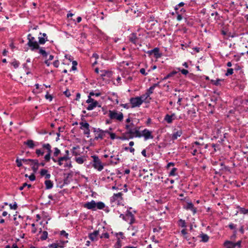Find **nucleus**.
Returning a JSON list of instances; mask_svg holds the SVG:
<instances>
[{
	"label": "nucleus",
	"instance_id": "nucleus-27",
	"mask_svg": "<svg viewBox=\"0 0 248 248\" xmlns=\"http://www.w3.org/2000/svg\"><path fill=\"white\" fill-rule=\"evenodd\" d=\"M178 226L183 228H186L187 227L186 222L185 220L179 219L177 222Z\"/></svg>",
	"mask_w": 248,
	"mask_h": 248
},
{
	"label": "nucleus",
	"instance_id": "nucleus-49",
	"mask_svg": "<svg viewBox=\"0 0 248 248\" xmlns=\"http://www.w3.org/2000/svg\"><path fill=\"white\" fill-rule=\"evenodd\" d=\"M240 213L243 214H248V209H245L244 208H240L239 210Z\"/></svg>",
	"mask_w": 248,
	"mask_h": 248
},
{
	"label": "nucleus",
	"instance_id": "nucleus-29",
	"mask_svg": "<svg viewBox=\"0 0 248 248\" xmlns=\"http://www.w3.org/2000/svg\"><path fill=\"white\" fill-rule=\"evenodd\" d=\"M37 49L39 50V53L42 55L44 58H46L48 53L43 49V47H40Z\"/></svg>",
	"mask_w": 248,
	"mask_h": 248
},
{
	"label": "nucleus",
	"instance_id": "nucleus-62",
	"mask_svg": "<svg viewBox=\"0 0 248 248\" xmlns=\"http://www.w3.org/2000/svg\"><path fill=\"white\" fill-rule=\"evenodd\" d=\"M60 234L61 235H63L64 237H65L66 238H68V233L66 232L64 230H62L61 231Z\"/></svg>",
	"mask_w": 248,
	"mask_h": 248
},
{
	"label": "nucleus",
	"instance_id": "nucleus-13",
	"mask_svg": "<svg viewBox=\"0 0 248 248\" xmlns=\"http://www.w3.org/2000/svg\"><path fill=\"white\" fill-rule=\"evenodd\" d=\"M185 208L187 210L191 211L194 215L197 212V208L194 207V204L191 202H187L185 206Z\"/></svg>",
	"mask_w": 248,
	"mask_h": 248
},
{
	"label": "nucleus",
	"instance_id": "nucleus-41",
	"mask_svg": "<svg viewBox=\"0 0 248 248\" xmlns=\"http://www.w3.org/2000/svg\"><path fill=\"white\" fill-rule=\"evenodd\" d=\"M117 236L118 237L117 243L118 244L120 243V238L122 239L125 238V237L124 235V233L122 232H119V233H117Z\"/></svg>",
	"mask_w": 248,
	"mask_h": 248
},
{
	"label": "nucleus",
	"instance_id": "nucleus-18",
	"mask_svg": "<svg viewBox=\"0 0 248 248\" xmlns=\"http://www.w3.org/2000/svg\"><path fill=\"white\" fill-rule=\"evenodd\" d=\"M159 85V83H155L153 84V86H152L151 87H150L147 91V92L146 93V97L145 98L146 99L148 97H149L150 94H151L152 93H153V92H154V89H155V88L157 86H158Z\"/></svg>",
	"mask_w": 248,
	"mask_h": 248
},
{
	"label": "nucleus",
	"instance_id": "nucleus-59",
	"mask_svg": "<svg viewBox=\"0 0 248 248\" xmlns=\"http://www.w3.org/2000/svg\"><path fill=\"white\" fill-rule=\"evenodd\" d=\"M229 227L231 230H234H234H236V225L231 223L229 224Z\"/></svg>",
	"mask_w": 248,
	"mask_h": 248
},
{
	"label": "nucleus",
	"instance_id": "nucleus-39",
	"mask_svg": "<svg viewBox=\"0 0 248 248\" xmlns=\"http://www.w3.org/2000/svg\"><path fill=\"white\" fill-rule=\"evenodd\" d=\"M177 170V169L176 168H172L170 170V172H169V176H175L177 174L176 171Z\"/></svg>",
	"mask_w": 248,
	"mask_h": 248
},
{
	"label": "nucleus",
	"instance_id": "nucleus-46",
	"mask_svg": "<svg viewBox=\"0 0 248 248\" xmlns=\"http://www.w3.org/2000/svg\"><path fill=\"white\" fill-rule=\"evenodd\" d=\"M233 70L234 69L232 68H229L227 70V72L225 73L226 76H229L230 75H232L233 73Z\"/></svg>",
	"mask_w": 248,
	"mask_h": 248
},
{
	"label": "nucleus",
	"instance_id": "nucleus-21",
	"mask_svg": "<svg viewBox=\"0 0 248 248\" xmlns=\"http://www.w3.org/2000/svg\"><path fill=\"white\" fill-rule=\"evenodd\" d=\"M153 51V54L154 55V57L156 58H159L162 56V53L159 52V48L158 47H155L152 49Z\"/></svg>",
	"mask_w": 248,
	"mask_h": 248
},
{
	"label": "nucleus",
	"instance_id": "nucleus-11",
	"mask_svg": "<svg viewBox=\"0 0 248 248\" xmlns=\"http://www.w3.org/2000/svg\"><path fill=\"white\" fill-rule=\"evenodd\" d=\"M143 136L145 140L153 139L152 132L147 129H144L141 132V137Z\"/></svg>",
	"mask_w": 248,
	"mask_h": 248
},
{
	"label": "nucleus",
	"instance_id": "nucleus-4",
	"mask_svg": "<svg viewBox=\"0 0 248 248\" xmlns=\"http://www.w3.org/2000/svg\"><path fill=\"white\" fill-rule=\"evenodd\" d=\"M91 157L93 159V166L94 169L97 170L98 171L102 170L104 168V165L98 156L96 155H93Z\"/></svg>",
	"mask_w": 248,
	"mask_h": 248
},
{
	"label": "nucleus",
	"instance_id": "nucleus-24",
	"mask_svg": "<svg viewBox=\"0 0 248 248\" xmlns=\"http://www.w3.org/2000/svg\"><path fill=\"white\" fill-rule=\"evenodd\" d=\"M98 105V102L97 101H94V102L90 103V104L87 107V109L88 110H91L97 106H98L99 107H101L100 105Z\"/></svg>",
	"mask_w": 248,
	"mask_h": 248
},
{
	"label": "nucleus",
	"instance_id": "nucleus-25",
	"mask_svg": "<svg viewBox=\"0 0 248 248\" xmlns=\"http://www.w3.org/2000/svg\"><path fill=\"white\" fill-rule=\"evenodd\" d=\"M79 146L78 145H77L76 147H74L72 148V152L73 155L77 156L78 155H79L80 154V151L79 150Z\"/></svg>",
	"mask_w": 248,
	"mask_h": 248
},
{
	"label": "nucleus",
	"instance_id": "nucleus-15",
	"mask_svg": "<svg viewBox=\"0 0 248 248\" xmlns=\"http://www.w3.org/2000/svg\"><path fill=\"white\" fill-rule=\"evenodd\" d=\"M109 161L110 164L112 165H116L119 164L120 162V159L119 157V155H117L116 156H110Z\"/></svg>",
	"mask_w": 248,
	"mask_h": 248
},
{
	"label": "nucleus",
	"instance_id": "nucleus-6",
	"mask_svg": "<svg viewBox=\"0 0 248 248\" xmlns=\"http://www.w3.org/2000/svg\"><path fill=\"white\" fill-rule=\"evenodd\" d=\"M108 116L111 119H115L120 122L122 121L124 119L123 113L118 112L116 110H109Z\"/></svg>",
	"mask_w": 248,
	"mask_h": 248
},
{
	"label": "nucleus",
	"instance_id": "nucleus-33",
	"mask_svg": "<svg viewBox=\"0 0 248 248\" xmlns=\"http://www.w3.org/2000/svg\"><path fill=\"white\" fill-rule=\"evenodd\" d=\"M224 245L227 248H235L233 245V242L230 241H226L224 242Z\"/></svg>",
	"mask_w": 248,
	"mask_h": 248
},
{
	"label": "nucleus",
	"instance_id": "nucleus-56",
	"mask_svg": "<svg viewBox=\"0 0 248 248\" xmlns=\"http://www.w3.org/2000/svg\"><path fill=\"white\" fill-rule=\"evenodd\" d=\"M39 167V164L38 165H32L31 168H32L33 171L34 173L37 172V170H38Z\"/></svg>",
	"mask_w": 248,
	"mask_h": 248
},
{
	"label": "nucleus",
	"instance_id": "nucleus-38",
	"mask_svg": "<svg viewBox=\"0 0 248 248\" xmlns=\"http://www.w3.org/2000/svg\"><path fill=\"white\" fill-rule=\"evenodd\" d=\"M79 124L81 126V127H80L81 129L85 128V129L88 128H89V126H90L89 124L87 122H81L79 123Z\"/></svg>",
	"mask_w": 248,
	"mask_h": 248
},
{
	"label": "nucleus",
	"instance_id": "nucleus-45",
	"mask_svg": "<svg viewBox=\"0 0 248 248\" xmlns=\"http://www.w3.org/2000/svg\"><path fill=\"white\" fill-rule=\"evenodd\" d=\"M181 233L185 239H187V237L186 236L187 232L186 231V228H184L183 230H182V231H181Z\"/></svg>",
	"mask_w": 248,
	"mask_h": 248
},
{
	"label": "nucleus",
	"instance_id": "nucleus-47",
	"mask_svg": "<svg viewBox=\"0 0 248 248\" xmlns=\"http://www.w3.org/2000/svg\"><path fill=\"white\" fill-rule=\"evenodd\" d=\"M9 206H10V209L12 210H16L17 208V205L16 202H15L14 204H12L11 203L9 204Z\"/></svg>",
	"mask_w": 248,
	"mask_h": 248
},
{
	"label": "nucleus",
	"instance_id": "nucleus-54",
	"mask_svg": "<svg viewBox=\"0 0 248 248\" xmlns=\"http://www.w3.org/2000/svg\"><path fill=\"white\" fill-rule=\"evenodd\" d=\"M4 248H19L16 243H14L12 246H10L9 245H6Z\"/></svg>",
	"mask_w": 248,
	"mask_h": 248
},
{
	"label": "nucleus",
	"instance_id": "nucleus-34",
	"mask_svg": "<svg viewBox=\"0 0 248 248\" xmlns=\"http://www.w3.org/2000/svg\"><path fill=\"white\" fill-rule=\"evenodd\" d=\"M76 161L79 164H83L86 159L83 156L78 157L75 158Z\"/></svg>",
	"mask_w": 248,
	"mask_h": 248
},
{
	"label": "nucleus",
	"instance_id": "nucleus-40",
	"mask_svg": "<svg viewBox=\"0 0 248 248\" xmlns=\"http://www.w3.org/2000/svg\"><path fill=\"white\" fill-rule=\"evenodd\" d=\"M174 9L175 10L176 14L177 15V19L178 21L181 20L182 19L183 17L182 14L180 13L179 11H178V8H175Z\"/></svg>",
	"mask_w": 248,
	"mask_h": 248
},
{
	"label": "nucleus",
	"instance_id": "nucleus-20",
	"mask_svg": "<svg viewBox=\"0 0 248 248\" xmlns=\"http://www.w3.org/2000/svg\"><path fill=\"white\" fill-rule=\"evenodd\" d=\"M109 94L110 96L108 97V99L114 100V101H115L116 104H118V97L117 93H109Z\"/></svg>",
	"mask_w": 248,
	"mask_h": 248
},
{
	"label": "nucleus",
	"instance_id": "nucleus-19",
	"mask_svg": "<svg viewBox=\"0 0 248 248\" xmlns=\"http://www.w3.org/2000/svg\"><path fill=\"white\" fill-rule=\"evenodd\" d=\"M24 144L26 145L31 149H33L35 146L37 145L38 142H37V144H35L33 140H28L27 141H24Z\"/></svg>",
	"mask_w": 248,
	"mask_h": 248
},
{
	"label": "nucleus",
	"instance_id": "nucleus-3",
	"mask_svg": "<svg viewBox=\"0 0 248 248\" xmlns=\"http://www.w3.org/2000/svg\"><path fill=\"white\" fill-rule=\"evenodd\" d=\"M93 132L95 135L94 140H102L105 137L106 134L108 133V130H103L100 128H93Z\"/></svg>",
	"mask_w": 248,
	"mask_h": 248
},
{
	"label": "nucleus",
	"instance_id": "nucleus-5",
	"mask_svg": "<svg viewBox=\"0 0 248 248\" xmlns=\"http://www.w3.org/2000/svg\"><path fill=\"white\" fill-rule=\"evenodd\" d=\"M142 96H138L136 97H132L130 99V103L131 108H134L139 107L143 102L144 100L142 99Z\"/></svg>",
	"mask_w": 248,
	"mask_h": 248
},
{
	"label": "nucleus",
	"instance_id": "nucleus-57",
	"mask_svg": "<svg viewBox=\"0 0 248 248\" xmlns=\"http://www.w3.org/2000/svg\"><path fill=\"white\" fill-rule=\"evenodd\" d=\"M59 246L58 244H56V243H53L48 245V247L50 248H59Z\"/></svg>",
	"mask_w": 248,
	"mask_h": 248
},
{
	"label": "nucleus",
	"instance_id": "nucleus-42",
	"mask_svg": "<svg viewBox=\"0 0 248 248\" xmlns=\"http://www.w3.org/2000/svg\"><path fill=\"white\" fill-rule=\"evenodd\" d=\"M44 151H42L40 149H37L35 150V154H36L38 157L43 155H44Z\"/></svg>",
	"mask_w": 248,
	"mask_h": 248
},
{
	"label": "nucleus",
	"instance_id": "nucleus-14",
	"mask_svg": "<svg viewBox=\"0 0 248 248\" xmlns=\"http://www.w3.org/2000/svg\"><path fill=\"white\" fill-rule=\"evenodd\" d=\"M187 115L190 116L191 119H193L196 116V109L194 106L190 107L187 111Z\"/></svg>",
	"mask_w": 248,
	"mask_h": 248
},
{
	"label": "nucleus",
	"instance_id": "nucleus-50",
	"mask_svg": "<svg viewBox=\"0 0 248 248\" xmlns=\"http://www.w3.org/2000/svg\"><path fill=\"white\" fill-rule=\"evenodd\" d=\"M11 64L15 68H17L19 66V62L18 61L15 60L11 63Z\"/></svg>",
	"mask_w": 248,
	"mask_h": 248
},
{
	"label": "nucleus",
	"instance_id": "nucleus-63",
	"mask_svg": "<svg viewBox=\"0 0 248 248\" xmlns=\"http://www.w3.org/2000/svg\"><path fill=\"white\" fill-rule=\"evenodd\" d=\"M241 244V241H238L236 243H233V245H234V247L235 248L236 246L238 247V248H240Z\"/></svg>",
	"mask_w": 248,
	"mask_h": 248
},
{
	"label": "nucleus",
	"instance_id": "nucleus-31",
	"mask_svg": "<svg viewBox=\"0 0 248 248\" xmlns=\"http://www.w3.org/2000/svg\"><path fill=\"white\" fill-rule=\"evenodd\" d=\"M223 81L224 79L218 78L216 80H211V83L216 86H221V82Z\"/></svg>",
	"mask_w": 248,
	"mask_h": 248
},
{
	"label": "nucleus",
	"instance_id": "nucleus-44",
	"mask_svg": "<svg viewBox=\"0 0 248 248\" xmlns=\"http://www.w3.org/2000/svg\"><path fill=\"white\" fill-rule=\"evenodd\" d=\"M26 186L28 187V188H30L32 186L31 184H28L26 183H24L22 186H20L19 187V189L20 190H22L24 188V187H26Z\"/></svg>",
	"mask_w": 248,
	"mask_h": 248
},
{
	"label": "nucleus",
	"instance_id": "nucleus-1",
	"mask_svg": "<svg viewBox=\"0 0 248 248\" xmlns=\"http://www.w3.org/2000/svg\"><path fill=\"white\" fill-rule=\"evenodd\" d=\"M84 207L93 211L96 210H102L106 207V205L102 202H95L94 200L86 202L84 204Z\"/></svg>",
	"mask_w": 248,
	"mask_h": 248
},
{
	"label": "nucleus",
	"instance_id": "nucleus-8",
	"mask_svg": "<svg viewBox=\"0 0 248 248\" xmlns=\"http://www.w3.org/2000/svg\"><path fill=\"white\" fill-rule=\"evenodd\" d=\"M124 220L128 222L130 224H133L135 221L134 215L129 210H127L124 217Z\"/></svg>",
	"mask_w": 248,
	"mask_h": 248
},
{
	"label": "nucleus",
	"instance_id": "nucleus-26",
	"mask_svg": "<svg viewBox=\"0 0 248 248\" xmlns=\"http://www.w3.org/2000/svg\"><path fill=\"white\" fill-rule=\"evenodd\" d=\"M45 185L46 189H50L53 186V182L50 180H46L45 181Z\"/></svg>",
	"mask_w": 248,
	"mask_h": 248
},
{
	"label": "nucleus",
	"instance_id": "nucleus-12",
	"mask_svg": "<svg viewBox=\"0 0 248 248\" xmlns=\"http://www.w3.org/2000/svg\"><path fill=\"white\" fill-rule=\"evenodd\" d=\"M134 137L140 138L141 137V133L140 132V131L137 129L136 128H134L133 130V133L129 136L128 138L123 137L122 138V140H128V139H132Z\"/></svg>",
	"mask_w": 248,
	"mask_h": 248
},
{
	"label": "nucleus",
	"instance_id": "nucleus-2",
	"mask_svg": "<svg viewBox=\"0 0 248 248\" xmlns=\"http://www.w3.org/2000/svg\"><path fill=\"white\" fill-rule=\"evenodd\" d=\"M27 39L28 41L27 45L31 51H35L39 48V43L31 33L28 35Z\"/></svg>",
	"mask_w": 248,
	"mask_h": 248
},
{
	"label": "nucleus",
	"instance_id": "nucleus-55",
	"mask_svg": "<svg viewBox=\"0 0 248 248\" xmlns=\"http://www.w3.org/2000/svg\"><path fill=\"white\" fill-rule=\"evenodd\" d=\"M147 22H157V20H155V18L153 16H150L149 18L147 20Z\"/></svg>",
	"mask_w": 248,
	"mask_h": 248
},
{
	"label": "nucleus",
	"instance_id": "nucleus-48",
	"mask_svg": "<svg viewBox=\"0 0 248 248\" xmlns=\"http://www.w3.org/2000/svg\"><path fill=\"white\" fill-rule=\"evenodd\" d=\"M22 159H19L18 157L16 158V162L18 167H20L22 166Z\"/></svg>",
	"mask_w": 248,
	"mask_h": 248
},
{
	"label": "nucleus",
	"instance_id": "nucleus-22",
	"mask_svg": "<svg viewBox=\"0 0 248 248\" xmlns=\"http://www.w3.org/2000/svg\"><path fill=\"white\" fill-rule=\"evenodd\" d=\"M134 125L133 123H131L130 124H126L125 128L127 130V132L125 133V135H130L133 133V130L134 129L132 128V126Z\"/></svg>",
	"mask_w": 248,
	"mask_h": 248
},
{
	"label": "nucleus",
	"instance_id": "nucleus-64",
	"mask_svg": "<svg viewBox=\"0 0 248 248\" xmlns=\"http://www.w3.org/2000/svg\"><path fill=\"white\" fill-rule=\"evenodd\" d=\"M45 98L46 99H48L50 101H52L53 98L52 95L49 94L48 93H47L46 94Z\"/></svg>",
	"mask_w": 248,
	"mask_h": 248
},
{
	"label": "nucleus",
	"instance_id": "nucleus-28",
	"mask_svg": "<svg viewBox=\"0 0 248 248\" xmlns=\"http://www.w3.org/2000/svg\"><path fill=\"white\" fill-rule=\"evenodd\" d=\"M129 229L132 231L131 235L133 236L136 235L137 232H139L138 228L136 226H131L129 227Z\"/></svg>",
	"mask_w": 248,
	"mask_h": 248
},
{
	"label": "nucleus",
	"instance_id": "nucleus-35",
	"mask_svg": "<svg viewBox=\"0 0 248 248\" xmlns=\"http://www.w3.org/2000/svg\"><path fill=\"white\" fill-rule=\"evenodd\" d=\"M68 242V241H57L56 243V244H58L59 246V248H63L64 247L65 244Z\"/></svg>",
	"mask_w": 248,
	"mask_h": 248
},
{
	"label": "nucleus",
	"instance_id": "nucleus-7",
	"mask_svg": "<svg viewBox=\"0 0 248 248\" xmlns=\"http://www.w3.org/2000/svg\"><path fill=\"white\" fill-rule=\"evenodd\" d=\"M42 147L47 150V154L44 156V160L46 162H49L52 153L51 146L49 143H44L42 144Z\"/></svg>",
	"mask_w": 248,
	"mask_h": 248
},
{
	"label": "nucleus",
	"instance_id": "nucleus-58",
	"mask_svg": "<svg viewBox=\"0 0 248 248\" xmlns=\"http://www.w3.org/2000/svg\"><path fill=\"white\" fill-rule=\"evenodd\" d=\"M48 170L46 169H42L40 171V175L42 176H45V175L47 173Z\"/></svg>",
	"mask_w": 248,
	"mask_h": 248
},
{
	"label": "nucleus",
	"instance_id": "nucleus-17",
	"mask_svg": "<svg viewBox=\"0 0 248 248\" xmlns=\"http://www.w3.org/2000/svg\"><path fill=\"white\" fill-rule=\"evenodd\" d=\"M99 231H94L93 232L89 234L88 237L92 241H94L97 240V237L99 235Z\"/></svg>",
	"mask_w": 248,
	"mask_h": 248
},
{
	"label": "nucleus",
	"instance_id": "nucleus-43",
	"mask_svg": "<svg viewBox=\"0 0 248 248\" xmlns=\"http://www.w3.org/2000/svg\"><path fill=\"white\" fill-rule=\"evenodd\" d=\"M176 69L178 70V71H180L181 72V73L184 75H186L189 73L188 71L186 69H181L179 67L176 68Z\"/></svg>",
	"mask_w": 248,
	"mask_h": 248
},
{
	"label": "nucleus",
	"instance_id": "nucleus-10",
	"mask_svg": "<svg viewBox=\"0 0 248 248\" xmlns=\"http://www.w3.org/2000/svg\"><path fill=\"white\" fill-rule=\"evenodd\" d=\"M122 196L123 193L122 192L114 194L111 199V201L112 202H117L118 204H119L120 202H121L123 200Z\"/></svg>",
	"mask_w": 248,
	"mask_h": 248
},
{
	"label": "nucleus",
	"instance_id": "nucleus-36",
	"mask_svg": "<svg viewBox=\"0 0 248 248\" xmlns=\"http://www.w3.org/2000/svg\"><path fill=\"white\" fill-rule=\"evenodd\" d=\"M61 151L57 147L54 148L53 156L52 157L56 158L59 155L61 154Z\"/></svg>",
	"mask_w": 248,
	"mask_h": 248
},
{
	"label": "nucleus",
	"instance_id": "nucleus-60",
	"mask_svg": "<svg viewBox=\"0 0 248 248\" xmlns=\"http://www.w3.org/2000/svg\"><path fill=\"white\" fill-rule=\"evenodd\" d=\"M31 165H38L39 161L37 159H31Z\"/></svg>",
	"mask_w": 248,
	"mask_h": 248
},
{
	"label": "nucleus",
	"instance_id": "nucleus-37",
	"mask_svg": "<svg viewBox=\"0 0 248 248\" xmlns=\"http://www.w3.org/2000/svg\"><path fill=\"white\" fill-rule=\"evenodd\" d=\"M48 236V232L46 231H43L42 232L41 236H40V239L42 241L46 240Z\"/></svg>",
	"mask_w": 248,
	"mask_h": 248
},
{
	"label": "nucleus",
	"instance_id": "nucleus-61",
	"mask_svg": "<svg viewBox=\"0 0 248 248\" xmlns=\"http://www.w3.org/2000/svg\"><path fill=\"white\" fill-rule=\"evenodd\" d=\"M94 101H96L94 100L93 98H91L90 96H88V99L86 100V103L90 104L92 103V102H94Z\"/></svg>",
	"mask_w": 248,
	"mask_h": 248
},
{
	"label": "nucleus",
	"instance_id": "nucleus-30",
	"mask_svg": "<svg viewBox=\"0 0 248 248\" xmlns=\"http://www.w3.org/2000/svg\"><path fill=\"white\" fill-rule=\"evenodd\" d=\"M199 237L202 238L201 241H202L203 242H208L209 240V236L206 234L203 233L201 234L199 236Z\"/></svg>",
	"mask_w": 248,
	"mask_h": 248
},
{
	"label": "nucleus",
	"instance_id": "nucleus-53",
	"mask_svg": "<svg viewBox=\"0 0 248 248\" xmlns=\"http://www.w3.org/2000/svg\"><path fill=\"white\" fill-rule=\"evenodd\" d=\"M109 233L107 232H105V233H103L100 236L101 238H105L106 239H108V238H109Z\"/></svg>",
	"mask_w": 248,
	"mask_h": 248
},
{
	"label": "nucleus",
	"instance_id": "nucleus-32",
	"mask_svg": "<svg viewBox=\"0 0 248 248\" xmlns=\"http://www.w3.org/2000/svg\"><path fill=\"white\" fill-rule=\"evenodd\" d=\"M164 120L168 124H171L173 121V120L172 119V118L171 117L170 115L168 114H166L165 116Z\"/></svg>",
	"mask_w": 248,
	"mask_h": 248
},
{
	"label": "nucleus",
	"instance_id": "nucleus-9",
	"mask_svg": "<svg viewBox=\"0 0 248 248\" xmlns=\"http://www.w3.org/2000/svg\"><path fill=\"white\" fill-rule=\"evenodd\" d=\"M128 40L135 45L139 44V37L137 36V33H132L128 36Z\"/></svg>",
	"mask_w": 248,
	"mask_h": 248
},
{
	"label": "nucleus",
	"instance_id": "nucleus-52",
	"mask_svg": "<svg viewBox=\"0 0 248 248\" xmlns=\"http://www.w3.org/2000/svg\"><path fill=\"white\" fill-rule=\"evenodd\" d=\"M107 134L109 135L110 139H111L112 140H113L116 138V135L114 133L110 132L108 131V133H107Z\"/></svg>",
	"mask_w": 248,
	"mask_h": 248
},
{
	"label": "nucleus",
	"instance_id": "nucleus-23",
	"mask_svg": "<svg viewBox=\"0 0 248 248\" xmlns=\"http://www.w3.org/2000/svg\"><path fill=\"white\" fill-rule=\"evenodd\" d=\"M182 131L181 130L177 131L174 132L171 136V139L172 140H176L178 137H180L182 135Z\"/></svg>",
	"mask_w": 248,
	"mask_h": 248
},
{
	"label": "nucleus",
	"instance_id": "nucleus-16",
	"mask_svg": "<svg viewBox=\"0 0 248 248\" xmlns=\"http://www.w3.org/2000/svg\"><path fill=\"white\" fill-rule=\"evenodd\" d=\"M40 35H42V36L39 37V44L44 45L46 41H48L47 36L45 33H40Z\"/></svg>",
	"mask_w": 248,
	"mask_h": 248
},
{
	"label": "nucleus",
	"instance_id": "nucleus-51",
	"mask_svg": "<svg viewBox=\"0 0 248 248\" xmlns=\"http://www.w3.org/2000/svg\"><path fill=\"white\" fill-rule=\"evenodd\" d=\"M52 160H53V161L55 163H57L59 165V166H61L62 165V161H59L58 160H57V159L56 158H55V157H52L51 158Z\"/></svg>",
	"mask_w": 248,
	"mask_h": 248
}]
</instances>
